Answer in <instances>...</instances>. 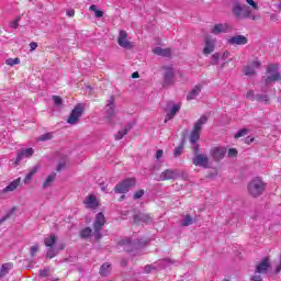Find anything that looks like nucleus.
Masks as SVG:
<instances>
[{
	"label": "nucleus",
	"instance_id": "1",
	"mask_svg": "<svg viewBox=\"0 0 281 281\" xmlns=\"http://www.w3.org/2000/svg\"><path fill=\"white\" fill-rule=\"evenodd\" d=\"M232 14L235 19H237V21H245V19H250V21H256L260 19V16L254 14V11L251 10V8L238 1L233 3Z\"/></svg>",
	"mask_w": 281,
	"mask_h": 281
},
{
	"label": "nucleus",
	"instance_id": "2",
	"mask_svg": "<svg viewBox=\"0 0 281 281\" xmlns=\"http://www.w3.org/2000/svg\"><path fill=\"white\" fill-rule=\"evenodd\" d=\"M280 67L277 64H269L266 68L265 76L261 77V81L266 87H269V85H273V82H280L281 81V74H280Z\"/></svg>",
	"mask_w": 281,
	"mask_h": 281
},
{
	"label": "nucleus",
	"instance_id": "3",
	"mask_svg": "<svg viewBox=\"0 0 281 281\" xmlns=\"http://www.w3.org/2000/svg\"><path fill=\"white\" fill-rule=\"evenodd\" d=\"M267 188V183L261 178H254L249 183H248V193L250 196H254V199H258V196H261V194L265 193V190Z\"/></svg>",
	"mask_w": 281,
	"mask_h": 281
},
{
	"label": "nucleus",
	"instance_id": "4",
	"mask_svg": "<svg viewBox=\"0 0 281 281\" xmlns=\"http://www.w3.org/2000/svg\"><path fill=\"white\" fill-rule=\"evenodd\" d=\"M117 115L115 109V95H111L104 106V120L108 124H113V117Z\"/></svg>",
	"mask_w": 281,
	"mask_h": 281
},
{
	"label": "nucleus",
	"instance_id": "5",
	"mask_svg": "<svg viewBox=\"0 0 281 281\" xmlns=\"http://www.w3.org/2000/svg\"><path fill=\"white\" fill-rule=\"evenodd\" d=\"M207 124V116L202 115L194 124L193 131L190 135V144L194 145L199 139H201V131L203 130V125Z\"/></svg>",
	"mask_w": 281,
	"mask_h": 281
},
{
	"label": "nucleus",
	"instance_id": "6",
	"mask_svg": "<svg viewBox=\"0 0 281 281\" xmlns=\"http://www.w3.org/2000/svg\"><path fill=\"white\" fill-rule=\"evenodd\" d=\"M106 223V218L104 217L103 213H98L95 216V221L93 224V236L97 240H100L102 238V229Z\"/></svg>",
	"mask_w": 281,
	"mask_h": 281
},
{
	"label": "nucleus",
	"instance_id": "7",
	"mask_svg": "<svg viewBox=\"0 0 281 281\" xmlns=\"http://www.w3.org/2000/svg\"><path fill=\"white\" fill-rule=\"evenodd\" d=\"M136 180L135 178H126L122 182L115 186L114 192L116 194H126L131 188H135Z\"/></svg>",
	"mask_w": 281,
	"mask_h": 281
},
{
	"label": "nucleus",
	"instance_id": "8",
	"mask_svg": "<svg viewBox=\"0 0 281 281\" xmlns=\"http://www.w3.org/2000/svg\"><path fill=\"white\" fill-rule=\"evenodd\" d=\"M181 111V104H175L172 101L167 103L165 108V123L170 122V120H175V115H177Z\"/></svg>",
	"mask_w": 281,
	"mask_h": 281
},
{
	"label": "nucleus",
	"instance_id": "9",
	"mask_svg": "<svg viewBox=\"0 0 281 281\" xmlns=\"http://www.w3.org/2000/svg\"><path fill=\"white\" fill-rule=\"evenodd\" d=\"M82 113H85V104L79 103L71 111V113L67 120V123L71 124V125L78 124V121L80 120V117H82Z\"/></svg>",
	"mask_w": 281,
	"mask_h": 281
},
{
	"label": "nucleus",
	"instance_id": "10",
	"mask_svg": "<svg viewBox=\"0 0 281 281\" xmlns=\"http://www.w3.org/2000/svg\"><path fill=\"white\" fill-rule=\"evenodd\" d=\"M262 67V63L256 58L251 61H249L245 67H244V74L245 76H256L258 69Z\"/></svg>",
	"mask_w": 281,
	"mask_h": 281
},
{
	"label": "nucleus",
	"instance_id": "11",
	"mask_svg": "<svg viewBox=\"0 0 281 281\" xmlns=\"http://www.w3.org/2000/svg\"><path fill=\"white\" fill-rule=\"evenodd\" d=\"M164 85L162 87H168L170 85L175 83V69L172 67L169 66H164Z\"/></svg>",
	"mask_w": 281,
	"mask_h": 281
},
{
	"label": "nucleus",
	"instance_id": "12",
	"mask_svg": "<svg viewBox=\"0 0 281 281\" xmlns=\"http://www.w3.org/2000/svg\"><path fill=\"white\" fill-rule=\"evenodd\" d=\"M193 166H198L200 168H210V158L205 154H196L192 160Z\"/></svg>",
	"mask_w": 281,
	"mask_h": 281
},
{
	"label": "nucleus",
	"instance_id": "13",
	"mask_svg": "<svg viewBox=\"0 0 281 281\" xmlns=\"http://www.w3.org/2000/svg\"><path fill=\"white\" fill-rule=\"evenodd\" d=\"M269 269H271V260L269 257H265L257 266L255 269L256 273H268Z\"/></svg>",
	"mask_w": 281,
	"mask_h": 281
},
{
	"label": "nucleus",
	"instance_id": "14",
	"mask_svg": "<svg viewBox=\"0 0 281 281\" xmlns=\"http://www.w3.org/2000/svg\"><path fill=\"white\" fill-rule=\"evenodd\" d=\"M128 34L126 31H120L117 43L120 47H123L124 49H133V43H131L128 40Z\"/></svg>",
	"mask_w": 281,
	"mask_h": 281
},
{
	"label": "nucleus",
	"instance_id": "15",
	"mask_svg": "<svg viewBox=\"0 0 281 281\" xmlns=\"http://www.w3.org/2000/svg\"><path fill=\"white\" fill-rule=\"evenodd\" d=\"M179 177V170L177 169H166L159 176V181H170Z\"/></svg>",
	"mask_w": 281,
	"mask_h": 281
},
{
	"label": "nucleus",
	"instance_id": "16",
	"mask_svg": "<svg viewBox=\"0 0 281 281\" xmlns=\"http://www.w3.org/2000/svg\"><path fill=\"white\" fill-rule=\"evenodd\" d=\"M32 155H34L33 148L22 149L20 153H18V156L15 158V166H19V164H21L23 159H29L30 157H32Z\"/></svg>",
	"mask_w": 281,
	"mask_h": 281
},
{
	"label": "nucleus",
	"instance_id": "17",
	"mask_svg": "<svg viewBox=\"0 0 281 281\" xmlns=\"http://www.w3.org/2000/svg\"><path fill=\"white\" fill-rule=\"evenodd\" d=\"M228 30H229V25H227L225 23H218V24H215L211 29V34H214L215 36H218V34H227Z\"/></svg>",
	"mask_w": 281,
	"mask_h": 281
},
{
	"label": "nucleus",
	"instance_id": "18",
	"mask_svg": "<svg viewBox=\"0 0 281 281\" xmlns=\"http://www.w3.org/2000/svg\"><path fill=\"white\" fill-rule=\"evenodd\" d=\"M225 153H227V150L223 147H214L211 149V155L214 161H221V159L225 157Z\"/></svg>",
	"mask_w": 281,
	"mask_h": 281
},
{
	"label": "nucleus",
	"instance_id": "19",
	"mask_svg": "<svg viewBox=\"0 0 281 281\" xmlns=\"http://www.w3.org/2000/svg\"><path fill=\"white\" fill-rule=\"evenodd\" d=\"M248 40L245 35H236L228 38V45H247Z\"/></svg>",
	"mask_w": 281,
	"mask_h": 281
},
{
	"label": "nucleus",
	"instance_id": "20",
	"mask_svg": "<svg viewBox=\"0 0 281 281\" xmlns=\"http://www.w3.org/2000/svg\"><path fill=\"white\" fill-rule=\"evenodd\" d=\"M83 203L90 210H97V207L100 205L95 195H88Z\"/></svg>",
	"mask_w": 281,
	"mask_h": 281
},
{
	"label": "nucleus",
	"instance_id": "21",
	"mask_svg": "<svg viewBox=\"0 0 281 281\" xmlns=\"http://www.w3.org/2000/svg\"><path fill=\"white\" fill-rule=\"evenodd\" d=\"M135 223H145V225H150L153 223V217L148 214L139 213L137 215H134Z\"/></svg>",
	"mask_w": 281,
	"mask_h": 281
},
{
	"label": "nucleus",
	"instance_id": "22",
	"mask_svg": "<svg viewBox=\"0 0 281 281\" xmlns=\"http://www.w3.org/2000/svg\"><path fill=\"white\" fill-rule=\"evenodd\" d=\"M212 52H214V40L206 37L203 54H205V56H210Z\"/></svg>",
	"mask_w": 281,
	"mask_h": 281
},
{
	"label": "nucleus",
	"instance_id": "23",
	"mask_svg": "<svg viewBox=\"0 0 281 281\" xmlns=\"http://www.w3.org/2000/svg\"><path fill=\"white\" fill-rule=\"evenodd\" d=\"M153 54H156V56H164L165 58H168L170 57L172 52L170 50V48L155 47L153 49Z\"/></svg>",
	"mask_w": 281,
	"mask_h": 281
},
{
	"label": "nucleus",
	"instance_id": "24",
	"mask_svg": "<svg viewBox=\"0 0 281 281\" xmlns=\"http://www.w3.org/2000/svg\"><path fill=\"white\" fill-rule=\"evenodd\" d=\"M14 265L12 262H7L1 266L0 278H5L10 271H12Z\"/></svg>",
	"mask_w": 281,
	"mask_h": 281
},
{
	"label": "nucleus",
	"instance_id": "25",
	"mask_svg": "<svg viewBox=\"0 0 281 281\" xmlns=\"http://www.w3.org/2000/svg\"><path fill=\"white\" fill-rule=\"evenodd\" d=\"M111 263L105 262L101 266L99 273L102 276V278H106V276L111 274Z\"/></svg>",
	"mask_w": 281,
	"mask_h": 281
},
{
	"label": "nucleus",
	"instance_id": "26",
	"mask_svg": "<svg viewBox=\"0 0 281 281\" xmlns=\"http://www.w3.org/2000/svg\"><path fill=\"white\" fill-rule=\"evenodd\" d=\"M56 240H58V238L56 237L55 234H52L50 236L44 239V245L45 247L52 248L56 245Z\"/></svg>",
	"mask_w": 281,
	"mask_h": 281
},
{
	"label": "nucleus",
	"instance_id": "27",
	"mask_svg": "<svg viewBox=\"0 0 281 281\" xmlns=\"http://www.w3.org/2000/svg\"><path fill=\"white\" fill-rule=\"evenodd\" d=\"M201 93V87L195 86L187 95V100H194Z\"/></svg>",
	"mask_w": 281,
	"mask_h": 281
},
{
	"label": "nucleus",
	"instance_id": "28",
	"mask_svg": "<svg viewBox=\"0 0 281 281\" xmlns=\"http://www.w3.org/2000/svg\"><path fill=\"white\" fill-rule=\"evenodd\" d=\"M53 181H56V172H53L49 176H47L46 180L43 183L44 190L49 188V186H52Z\"/></svg>",
	"mask_w": 281,
	"mask_h": 281
},
{
	"label": "nucleus",
	"instance_id": "29",
	"mask_svg": "<svg viewBox=\"0 0 281 281\" xmlns=\"http://www.w3.org/2000/svg\"><path fill=\"white\" fill-rule=\"evenodd\" d=\"M128 131H131V126L127 125L123 130L119 131L117 134L115 135V139H124V135H128Z\"/></svg>",
	"mask_w": 281,
	"mask_h": 281
},
{
	"label": "nucleus",
	"instance_id": "30",
	"mask_svg": "<svg viewBox=\"0 0 281 281\" xmlns=\"http://www.w3.org/2000/svg\"><path fill=\"white\" fill-rule=\"evenodd\" d=\"M194 223V218H192L190 215H184L181 220L182 227H190Z\"/></svg>",
	"mask_w": 281,
	"mask_h": 281
},
{
	"label": "nucleus",
	"instance_id": "31",
	"mask_svg": "<svg viewBox=\"0 0 281 281\" xmlns=\"http://www.w3.org/2000/svg\"><path fill=\"white\" fill-rule=\"evenodd\" d=\"M19 183H20L19 180L12 181L9 186H7L4 188V191L5 192H14V190H16V188H19Z\"/></svg>",
	"mask_w": 281,
	"mask_h": 281
},
{
	"label": "nucleus",
	"instance_id": "32",
	"mask_svg": "<svg viewBox=\"0 0 281 281\" xmlns=\"http://www.w3.org/2000/svg\"><path fill=\"white\" fill-rule=\"evenodd\" d=\"M54 138V133L48 132L46 134H42L38 138L37 142H49V139Z\"/></svg>",
	"mask_w": 281,
	"mask_h": 281
},
{
	"label": "nucleus",
	"instance_id": "33",
	"mask_svg": "<svg viewBox=\"0 0 281 281\" xmlns=\"http://www.w3.org/2000/svg\"><path fill=\"white\" fill-rule=\"evenodd\" d=\"M56 256H58V250H56V248L50 247V248L47 249L46 258L52 259V258H56Z\"/></svg>",
	"mask_w": 281,
	"mask_h": 281
},
{
	"label": "nucleus",
	"instance_id": "34",
	"mask_svg": "<svg viewBox=\"0 0 281 281\" xmlns=\"http://www.w3.org/2000/svg\"><path fill=\"white\" fill-rule=\"evenodd\" d=\"M245 135H249L248 128H241L235 134V139H239V137H245Z\"/></svg>",
	"mask_w": 281,
	"mask_h": 281
},
{
	"label": "nucleus",
	"instance_id": "35",
	"mask_svg": "<svg viewBox=\"0 0 281 281\" xmlns=\"http://www.w3.org/2000/svg\"><path fill=\"white\" fill-rule=\"evenodd\" d=\"M21 63V59L19 57L16 58H9L5 60V64L10 67H14V65H19Z\"/></svg>",
	"mask_w": 281,
	"mask_h": 281
},
{
	"label": "nucleus",
	"instance_id": "36",
	"mask_svg": "<svg viewBox=\"0 0 281 281\" xmlns=\"http://www.w3.org/2000/svg\"><path fill=\"white\" fill-rule=\"evenodd\" d=\"M148 241L144 240V239H137L136 241L133 243V246L136 249H139L140 247H146Z\"/></svg>",
	"mask_w": 281,
	"mask_h": 281
},
{
	"label": "nucleus",
	"instance_id": "37",
	"mask_svg": "<svg viewBox=\"0 0 281 281\" xmlns=\"http://www.w3.org/2000/svg\"><path fill=\"white\" fill-rule=\"evenodd\" d=\"M256 101L257 102H269V95L267 94H256Z\"/></svg>",
	"mask_w": 281,
	"mask_h": 281
},
{
	"label": "nucleus",
	"instance_id": "38",
	"mask_svg": "<svg viewBox=\"0 0 281 281\" xmlns=\"http://www.w3.org/2000/svg\"><path fill=\"white\" fill-rule=\"evenodd\" d=\"M92 231L89 227L83 228L80 232V236L81 238H89V236H91Z\"/></svg>",
	"mask_w": 281,
	"mask_h": 281
},
{
	"label": "nucleus",
	"instance_id": "39",
	"mask_svg": "<svg viewBox=\"0 0 281 281\" xmlns=\"http://www.w3.org/2000/svg\"><path fill=\"white\" fill-rule=\"evenodd\" d=\"M20 21H21V16H18L15 20L10 22L9 27H11L12 30H16V27H19Z\"/></svg>",
	"mask_w": 281,
	"mask_h": 281
},
{
	"label": "nucleus",
	"instance_id": "40",
	"mask_svg": "<svg viewBox=\"0 0 281 281\" xmlns=\"http://www.w3.org/2000/svg\"><path fill=\"white\" fill-rule=\"evenodd\" d=\"M183 154V145L178 146L175 151H173V156L175 157H181V155Z\"/></svg>",
	"mask_w": 281,
	"mask_h": 281
},
{
	"label": "nucleus",
	"instance_id": "41",
	"mask_svg": "<svg viewBox=\"0 0 281 281\" xmlns=\"http://www.w3.org/2000/svg\"><path fill=\"white\" fill-rule=\"evenodd\" d=\"M38 249H40L38 244L31 246L30 255L32 256V258H34V256H36V252L38 251Z\"/></svg>",
	"mask_w": 281,
	"mask_h": 281
},
{
	"label": "nucleus",
	"instance_id": "42",
	"mask_svg": "<svg viewBox=\"0 0 281 281\" xmlns=\"http://www.w3.org/2000/svg\"><path fill=\"white\" fill-rule=\"evenodd\" d=\"M53 101L56 106H60V104H63V98L59 95H53Z\"/></svg>",
	"mask_w": 281,
	"mask_h": 281
},
{
	"label": "nucleus",
	"instance_id": "43",
	"mask_svg": "<svg viewBox=\"0 0 281 281\" xmlns=\"http://www.w3.org/2000/svg\"><path fill=\"white\" fill-rule=\"evenodd\" d=\"M142 196H144V189H140V190L136 191V192L134 193L133 199H134L135 201H137V199H142Z\"/></svg>",
	"mask_w": 281,
	"mask_h": 281
},
{
	"label": "nucleus",
	"instance_id": "44",
	"mask_svg": "<svg viewBox=\"0 0 281 281\" xmlns=\"http://www.w3.org/2000/svg\"><path fill=\"white\" fill-rule=\"evenodd\" d=\"M246 98L247 100H251L254 102V100H256V94L254 93L252 90H250L246 93Z\"/></svg>",
	"mask_w": 281,
	"mask_h": 281
},
{
	"label": "nucleus",
	"instance_id": "45",
	"mask_svg": "<svg viewBox=\"0 0 281 281\" xmlns=\"http://www.w3.org/2000/svg\"><path fill=\"white\" fill-rule=\"evenodd\" d=\"M38 170H41V166L40 165H35L29 173H31L33 177L36 175V172H38Z\"/></svg>",
	"mask_w": 281,
	"mask_h": 281
},
{
	"label": "nucleus",
	"instance_id": "46",
	"mask_svg": "<svg viewBox=\"0 0 281 281\" xmlns=\"http://www.w3.org/2000/svg\"><path fill=\"white\" fill-rule=\"evenodd\" d=\"M246 3H248V5H251L252 10H258V3H256V1L246 0Z\"/></svg>",
	"mask_w": 281,
	"mask_h": 281
},
{
	"label": "nucleus",
	"instance_id": "47",
	"mask_svg": "<svg viewBox=\"0 0 281 281\" xmlns=\"http://www.w3.org/2000/svg\"><path fill=\"white\" fill-rule=\"evenodd\" d=\"M41 278H47L49 276V269H44L40 271Z\"/></svg>",
	"mask_w": 281,
	"mask_h": 281
},
{
	"label": "nucleus",
	"instance_id": "48",
	"mask_svg": "<svg viewBox=\"0 0 281 281\" xmlns=\"http://www.w3.org/2000/svg\"><path fill=\"white\" fill-rule=\"evenodd\" d=\"M238 155V150L231 148L228 149V157H236Z\"/></svg>",
	"mask_w": 281,
	"mask_h": 281
},
{
	"label": "nucleus",
	"instance_id": "49",
	"mask_svg": "<svg viewBox=\"0 0 281 281\" xmlns=\"http://www.w3.org/2000/svg\"><path fill=\"white\" fill-rule=\"evenodd\" d=\"M212 58H213L212 65H218V58H220L218 54L217 53L213 54Z\"/></svg>",
	"mask_w": 281,
	"mask_h": 281
},
{
	"label": "nucleus",
	"instance_id": "50",
	"mask_svg": "<svg viewBox=\"0 0 281 281\" xmlns=\"http://www.w3.org/2000/svg\"><path fill=\"white\" fill-rule=\"evenodd\" d=\"M155 157H156V159H161V157H164V150L162 149H158L156 151Z\"/></svg>",
	"mask_w": 281,
	"mask_h": 281
},
{
	"label": "nucleus",
	"instance_id": "51",
	"mask_svg": "<svg viewBox=\"0 0 281 281\" xmlns=\"http://www.w3.org/2000/svg\"><path fill=\"white\" fill-rule=\"evenodd\" d=\"M33 177H34V176H32V173L29 172V173L25 176V178H24V183H30V181H32Z\"/></svg>",
	"mask_w": 281,
	"mask_h": 281
},
{
	"label": "nucleus",
	"instance_id": "52",
	"mask_svg": "<svg viewBox=\"0 0 281 281\" xmlns=\"http://www.w3.org/2000/svg\"><path fill=\"white\" fill-rule=\"evenodd\" d=\"M94 14H95L97 19H102V16H104V12L100 11L98 9H97V11H94Z\"/></svg>",
	"mask_w": 281,
	"mask_h": 281
},
{
	"label": "nucleus",
	"instance_id": "53",
	"mask_svg": "<svg viewBox=\"0 0 281 281\" xmlns=\"http://www.w3.org/2000/svg\"><path fill=\"white\" fill-rule=\"evenodd\" d=\"M30 47H31V52H34V49H36V47H38V44L36 42H32V43H30Z\"/></svg>",
	"mask_w": 281,
	"mask_h": 281
},
{
	"label": "nucleus",
	"instance_id": "54",
	"mask_svg": "<svg viewBox=\"0 0 281 281\" xmlns=\"http://www.w3.org/2000/svg\"><path fill=\"white\" fill-rule=\"evenodd\" d=\"M192 150L194 155H199V151H200L199 145L194 144Z\"/></svg>",
	"mask_w": 281,
	"mask_h": 281
},
{
	"label": "nucleus",
	"instance_id": "55",
	"mask_svg": "<svg viewBox=\"0 0 281 281\" xmlns=\"http://www.w3.org/2000/svg\"><path fill=\"white\" fill-rule=\"evenodd\" d=\"M63 168H65V162H59L56 168L57 172H60V170H63Z\"/></svg>",
	"mask_w": 281,
	"mask_h": 281
},
{
	"label": "nucleus",
	"instance_id": "56",
	"mask_svg": "<svg viewBox=\"0 0 281 281\" xmlns=\"http://www.w3.org/2000/svg\"><path fill=\"white\" fill-rule=\"evenodd\" d=\"M252 281H262V277L260 274L254 276L251 278Z\"/></svg>",
	"mask_w": 281,
	"mask_h": 281
},
{
	"label": "nucleus",
	"instance_id": "57",
	"mask_svg": "<svg viewBox=\"0 0 281 281\" xmlns=\"http://www.w3.org/2000/svg\"><path fill=\"white\" fill-rule=\"evenodd\" d=\"M8 218H10V213H8L5 216H3L1 220H0V225L2 223H5V221H8Z\"/></svg>",
	"mask_w": 281,
	"mask_h": 281
},
{
	"label": "nucleus",
	"instance_id": "58",
	"mask_svg": "<svg viewBox=\"0 0 281 281\" xmlns=\"http://www.w3.org/2000/svg\"><path fill=\"white\" fill-rule=\"evenodd\" d=\"M153 266H145V273H150V271H153Z\"/></svg>",
	"mask_w": 281,
	"mask_h": 281
},
{
	"label": "nucleus",
	"instance_id": "59",
	"mask_svg": "<svg viewBox=\"0 0 281 281\" xmlns=\"http://www.w3.org/2000/svg\"><path fill=\"white\" fill-rule=\"evenodd\" d=\"M89 10L95 13L98 11V7L95 4H91Z\"/></svg>",
	"mask_w": 281,
	"mask_h": 281
},
{
	"label": "nucleus",
	"instance_id": "60",
	"mask_svg": "<svg viewBox=\"0 0 281 281\" xmlns=\"http://www.w3.org/2000/svg\"><path fill=\"white\" fill-rule=\"evenodd\" d=\"M75 14H76V11L74 10L67 11V16H75Z\"/></svg>",
	"mask_w": 281,
	"mask_h": 281
},
{
	"label": "nucleus",
	"instance_id": "61",
	"mask_svg": "<svg viewBox=\"0 0 281 281\" xmlns=\"http://www.w3.org/2000/svg\"><path fill=\"white\" fill-rule=\"evenodd\" d=\"M168 262H170V260H161L159 265H162L164 267H168Z\"/></svg>",
	"mask_w": 281,
	"mask_h": 281
},
{
	"label": "nucleus",
	"instance_id": "62",
	"mask_svg": "<svg viewBox=\"0 0 281 281\" xmlns=\"http://www.w3.org/2000/svg\"><path fill=\"white\" fill-rule=\"evenodd\" d=\"M252 142H254V138H250V137L246 138V144H252Z\"/></svg>",
	"mask_w": 281,
	"mask_h": 281
},
{
	"label": "nucleus",
	"instance_id": "63",
	"mask_svg": "<svg viewBox=\"0 0 281 281\" xmlns=\"http://www.w3.org/2000/svg\"><path fill=\"white\" fill-rule=\"evenodd\" d=\"M132 78H139V72H133Z\"/></svg>",
	"mask_w": 281,
	"mask_h": 281
},
{
	"label": "nucleus",
	"instance_id": "64",
	"mask_svg": "<svg viewBox=\"0 0 281 281\" xmlns=\"http://www.w3.org/2000/svg\"><path fill=\"white\" fill-rule=\"evenodd\" d=\"M223 56L224 58H229V52H225Z\"/></svg>",
	"mask_w": 281,
	"mask_h": 281
}]
</instances>
